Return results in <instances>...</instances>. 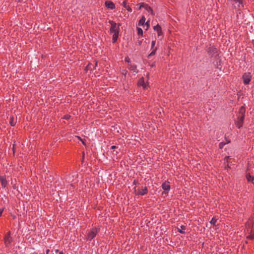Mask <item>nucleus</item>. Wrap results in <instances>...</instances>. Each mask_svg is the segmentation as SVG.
<instances>
[{
	"label": "nucleus",
	"instance_id": "14",
	"mask_svg": "<svg viewBox=\"0 0 254 254\" xmlns=\"http://www.w3.org/2000/svg\"><path fill=\"white\" fill-rule=\"evenodd\" d=\"M0 181L1 185L2 187L3 188H5L8 184L7 181L6 179L5 176H0Z\"/></svg>",
	"mask_w": 254,
	"mask_h": 254
},
{
	"label": "nucleus",
	"instance_id": "24",
	"mask_svg": "<svg viewBox=\"0 0 254 254\" xmlns=\"http://www.w3.org/2000/svg\"><path fill=\"white\" fill-rule=\"evenodd\" d=\"M217 221V219L216 218V217L214 216L211 220L210 223L211 225L215 226L216 225V223Z\"/></svg>",
	"mask_w": 254,
	"mask_h": 254
},
{
	"label": "nucleus",
	"instance_id": "12",
	"mask_svg": "<svg viewBox=\"0 0 254 254\" xmlns=\"http://www.w3.org/2000/svg\"><path fill=\"white\" fill-rule=\"evenodd\" d=\"M97 66V62L95 61V63L94 64H93L91 63H89L86 66L85 69L87 71V70H93L95 69L96 67Z\"/></svg>",
	"mask_w": 254,
	"mask_h": 254
},
{
	"label": "nucleus",
	"instance_id": "35",
	"mask_svg": "<svg viewBox=\"0 0 254 254\" xmlns=\"http://www.w3.org/2000/svg\"><path fill=\"white\" fill-rule=\"evenodd\" d=\"M50 252V250L49 249H47L46 250V254H48L49 252Z\"/></svg>",
	"mask_w": 254,
	"mask_h": 254
},
{
	"label": "nucleus",
	"instance_id": "32",
	"mask_svg": "<svg viewBox=\"0 0 254 254\" xmlns=\"http://www.w3.org/2000/svg\"><path fill=\"white\" fill-rule=\"evenodd\" d=\"M133 185H137V184H139V183H138V181L137 180H134L133 181Z\"/></svg>",
	"mask_w": 254,
	"mask_h": 254
},
{
	"label": "nucleus",
	"instance_id": "1",
	"mask_svg": "<svg viewBox=\"0 0 254 254\" xmlns=\"http://www.w3.org/2000/svg\"><path fill=\"white\" fill-rule=\"evenodd\" d=\"M109 22L111 24L110 33L113 34L112 42L113 43H115L118 38L120 27L121 26V24L119 23L117 25L115 22L111 20H110Z\"/></svg>",
	"mask_w": 254,
	"mask_h": 254
},
{
	"label": "nucleus",
	"instance_id": "16",
	"mask_svg": "<svg viewBox=\"0 0 254 254\" xmlns=\"http://www.w3.org/2000/svg\"><path fill=\"white\" fill-rule=\"evenodd\" d=\"M246 178L248 182H252L254 180V177L251 175L250 173H246Z\"/></svg>",
	"mask_w": 254,
	"mask_h": 254
},
{
	"label": "nucleus",
	"instance_id": "2",
	"mask_svg": "<svg viewBox=\"0 0 254 254\" xmlns=\"http://www.w3.org/2000/svg\"><path fill=\"white\" fill-rule=\"evenodd\" d=\"M99 231L100 228L97 227L93 228L87 234V240L91 241L93 239H94L96 237V235Z\"/></svg>",
	"mask_w": 254,
	"mask_h": 254
},
{
	"label": "nucleus",
	"instance_id": "7",
	"mask_svg": "<svg viewBox=\"0 0 254 254\" xmlns=\"http://www.w3.org/2000/svg\"><path fill=\"white\" fill-rule=\"evenodd\" d=\"M162 188L164 191H166L167 192H163V193L167 194L170 190V182L168 181H165L162 185Z\"/></svg>",
	"mask_w": 254,
	"mask_h": 254
},
{
	"label": "nucleus",
	"instance_id": "3",
	"mask_svg": "<svg viewBox=\"0 0 254 254\" xmlns=\"http://www.w3.org/2000/svg\"><path fill=\"white\" fill-rule=\"evenodd\" d=\"M135 194L136 195H144L148 193V189L146 187H142V188H138L135 186L134 188Z\"/></svg>",
	"mask_w": 254,
	"mask_h": 254
},
{
	"label": "nucleus",
	"instance_id": "5",
	"mask_svg": "<svg viewBox=\"0 0 254 254\" xmlns=\"http://www.w3.org/2000/svg\"><path fill=\"white\" fill-rule=\"evenodd\" d=\"M12 241V238L10 236V232L9 231L4 237V244L6 247H9Z\"/></svg>",
	"mask_w": 254,
	"mask_h": 254
},
{
	"label": "nucleus",
	"instance_id": "23",
	"mask_svg": "<svg viewBox=\"0 0 254 254\" xmlns=\"http://www.w3.org/2000/svg\"><path fill=\"white\" fill-rule=\"evenodd\" d=\"M185 229H186V226L182 225L181 226V229H179V228L178 229V231L179 233H180L181 234H184L185 233Z\"/></svg>",
	"mask_w": 254,
	"mask_h": 254
},
{
	"label": "nucleus",
	"instance_id": "4",
	"mask_svg": "<svg viewBox=\"0 0 254 254\" xmlns=\"http://www.w3.org/2000/svg\"><path fill=\"white\" fill-rule=\"evenodd\" d=\"M137 6H139L138 9H140L141 8H144L146 10H147L148 12H150L152 15H154V12L153 10L151 8V7L148 5V4L145 3L144 2H141L138 3L137 4Z\"/></svg>",
	"mask_w": 254,
	"mask_h": 254
},
{
	"label": "nucleus",
	"instance_id": "6",
	"mask_svg": "<svg viewBox=\"0 0 254 254\" xmlns=\"http://www.w3.org/2000/svg\"><path fill=\"white\" fill-rule=\"evenodd\" d=\"M244 83L246 85L250 83L251 80L252 75L250 72L245 73L242 76Z\"/></svg>",
	"mask_w": 254,
	"mask_h": 254
},
{
	"label": "nucleus",
	"instance_id": "22",
	"mask_svg": "<svg viewBox=\"0 0 254 254\" xmlns=\"http://www.w3.org/2000/svg\"><path fill=\"white\" fill-rule=\"evenodd\" d=\"M123 5L124 7H125L128 11H129V12L132 11L131 8L128 5H127L126 1L125 0L123 2Z\"/></svg>",
	"mask_w": 254,
	"mask_h": 254
},
{
	"label": "nucleus",
	"instance_id": "21",
	"mask_svg": "<svg viewBox=\"0 0 254 254\" xmlns=\"http://www.w3.org/2000/svg\"><path fill=\"white\" fill-rule=\"evenodd\" d=\"M9 124L14 127L16 125V122L14 120V118L13 116H11L9 119Z\"/></svg>",
	"mask_w": 254,
	"mask_h": 254
},
{
	"label": "nucleus",
	"instance_id": "29",
	"mask_svg": "<svg viewBox=\"0 0 254 254\" xmlns=\"http://www.w3.org/2000/svg\"><path fill=\"white\" fill-rule=\"evenodd\" d=\"M127 73V71L126 69H123L122 70V73L125 76H126Z\"/></svg>",
	"mask_w": 254,
	"mask_h": 254
},
{
	"label": "nucleus",
	"instance_id": "20",
	"mask_svg": "<svg viewBox=\"0 0 254 254\" xmlns=\"http://www.w3.org/2000/svg\"><path fill=\"white\" fill-rule=\"evenodd\" d=\"M230 157L229 156H227L225 158H224V160L226 161V162H225V169H227V170H228V169H229L230 168V167L228 165V161H229V160L230 159Z\"/></svg>",
	"mask_w": 254,
	"mask_h": 254
},
{
	"label": "nucleus",
	"instance_id": "27",
	"mask_svg": "<svg viewBox=\"0 0 254 254\" xmlns=\"http://www.w3.org/2000/svg\"><path fill=\"white\" fill-rule=\"evenodd\" d=\"M226 144L225 142H221L220 143H219V148L220 149H222L224 145H225Z\"/></svg>",
	"mask_w": 254,
	"mask_h": 254
},
{
	"label": "nucleus",
	"instance_id": "41",
	"mask_svg": "<svg viewBox=\"0 0 254 254\" xmlns=\"http://www.w3.org/2000/svg\"><path fill=\"white\" fill-rule=\"evenodd\" d=\"M65 119H68V117H66L65 118Z\"/></svg>",
	"mask_w": 254,
	"mask_h": 254
},
{
	"label": "nucleus",
	"instance_id": "17",
	"mask_svg": "<svg viewBox=\"0 0 254 254\" xmlns=\"http://www.w3.org/2000/svg\"><path fill=\"white\" fill-rule=\"evenodd\" d=\"M129 69L130 70H132L133 72H135V73H137L138 72V70H137V66L135 65V64H129Z\"/></svg>",
	"mask_w": 254,
	"mask_h": 254
},
{
	"label": "nucleus",
	"instance_id": "11",
	"mask_svg": "<svg viewBox=\"0 0 254 254\" xmlns=\"http://www.w3.org/2000/svg\"><path fill=\"white\" fill-rule=\"evenodd\" d=\"M244 118H245L244 115H243L240 117L238 118V121H237L236 123V127L238 128H240L243 126Z\"/></svg>",
	"mask_w": 254,
	"mask_h": 254
},
{
	"label": "nucleus",
	"instance_id": "19",
	"mask_svg": "<svg viewBox=\"0 0 254 254\" xmlns=\"http://www.w3.org/2000/svg\"><path fill=\"white\" fill-rule=\"evenodd\" d=\"M246 228H247V233H251L252 232V230H251V223L250 222H247L246 224Z\"/></svg>",
	"mask_w": 254,
	"mask_h": 254
},
{
	"label": "nucleus",
	"instance_id": "15",
	"mask_svg": "<svg viewBox=\"0 0 254 254\" xmlns=\"http://www.w3.org/2000/svg\"><path fill=\"white\" fill-rule=\"evenodd\" d=\"M105 4L106 7H107L108 8H110L111 9H114L115 8V4L111 1L107 0L105 2Z\"/></svg>",
	"mask_w": 254,
	"mask_h": 254
},
{
	"label": "nucleus",
	"instance_id": "38",
	"mask_svg": "<svg viewBox=\"0 0 254 254\" xmlns=\"http://www.w3.org/2000/svg\"><path fill=\"white\" fill-rule=\"evenodd\" d=\"M55 252H56V253H58V252L59 253V252H60V251H59V250H56Z\"/></svg>",
	"mask_w": 254,
	"mask_h": 254
},
{
	"label": "nucleus",
	"instance_id": "9",
	"mask_svg": "<svg viewBox=\"0 0 254 254\" xmlns=\"http://www.w3.org/2000/svg\"><path fill=\"white\" fill-rule=\"evenodd\" d=\"M137 85L139 86H142L144 89H147V87L148 86V83L145 82L144 78L143 77L138 80Z\"/></svg>",
	"mask_w": 254,
	"mask_h": 254
},
{
	"label": "nucleus",
	"instance_id": "26",
	"mask_svg": "<svg viewBox=\"0 0 254 254\" xmlns=\"http://www.w3.org/2000/svg\"><path fill=\"white\" fill-rule=\"evenodd\" d=\"M249 235L246 237L247 239L253 240L254 239V234L249 233Z\"/></svg>",
	"mask_w": 254,
	"mask_h": 254
},
{
	"label": "nucleus",
	"instance_id": "25",
	"mask_svg": "<svg viewBox=\"0 0 254 254\" xmlns=\"http://www.w3.org/2000/svg\"><path fill=\"white\" fill-rule=\"evenodd\" d=\"M137 34L139 36H142L143 35V30L140 27H137Z\"/></svg>",
	"mask_w": 254,
	"mask_h": 254
},
{
	"label": "nucleus",
	"instance_id": "10",
	"mask_svg": "<svg viewBox=\"0 0 254 254\" xmlns=\"http://www.w3.org/2000/svg\"><path fill=\"white\" fill-rule=\"evenodd\" d=\"M207 51L208 55L212 57L217 53V49L214 46H210L207 49Z\"/></svg>",
	"mask_w": 254,
	"mask_h": 254
},
{
	"label": "nucleus",
	"instance_id": "13",
	"mask_svg": "<svg viewBox=\"0 0 254 254\" xmlns=\"http://www.w3.org/2000/svg\"><path fill=\"white\" fill-rule=\"evenodd\" d=\"M153 29L154 31L157 32L158 36L159 37L160 36L163 35V32L162 31V28L160 25L157 24L156 26L153 27Z\"/></svg>",
	"mask_w": 254,
	"mask_h": 254
},
{
	"label": "nucleus",
	"instance_id": "34",
	"mask_svg": "<svg viewBox=\"0 0 254 254\" xmlns=\"http://www.w3.org/2000/svg\"><path fill=\"white\" fill-rule=\"evenodd\" d=\"M118 147H117L116 146H115V145H113L111 147V149H116Z\"/></svg>",
	"mask_w": 254,
	"mask_h": 254
},
{
	"label": "nucleus",
	"instance_id": "33",
	"mask_svg": "<svg viewBox=\"0 0 254 254\" xmlns=\"http://www.w3.org/2000/svg\"><path fill=\"white\" fill-rule=\"evenodd\" d=\"M4 208H0V217L1 216L2 213L3 211Z\"/></svg>",
	"mask_w": 254,
	"mask_h": 254
},
{
	"label": "nucleus",
	"instance_id": "37",
	"mask_svg": "<svg viewBox=\"0 0 254 254\" xmlns=\"http://www.w3.org/2000/svg\"><path fill=\"white\" fill-rule=\"evenodd\" d=\"M59 254H64V253L63 251H60L59 252Z\"/></svg>",
	"mask_w": 254,
	"mask_h": 254
},
{
	"label": "nucleus",
	"instance_id": "31",
	"mask_svg": "<svg viewBox=\"0 0 254 254\" xmlns=\"http://www.w3.org/2000/svg\"><path fill=\"white\" fill-rule=\"evenodd\" d=\"M126 62L129 63L130 62V60L128 57H126L125 59Z\"/></svg>",
	"mask_w": 254,
	"mask_h": 254
},
{
	"label": "nucleus",
	"instance_id": "36",
	"mask_svg": "<svg viewBox=\"0 0 254 254\" xmlns=\"http://www.w3.org/2000/svg\"><path fill=\"white\" fill-rule=\"evenodd\" d=\"M85 140H83V139L81 140V142H82V143L83 144H85Z\"/></svg>",
	"mask_w": 254,
	"mask_h": 254
},
{
	"label": "nucleus",
	"instance_id": "30",
	"mask_svg": "<svg viewBox=\"0 0 254 254\" xmlns=\"http://www.w3.org/2000/svg\"><path fill=\"white\" fill-rule=\"evenodd\" d=\"M225 143L226 144H228V143H229L230 142V140L226 136L225 137Z\"/></svg>",
	"mask_w": 254,
	"mask_h": 254
},
{
	"label": "nucleus",
	"instance_id": "40",
	"mask_svg": "<svg viewBox=\"0 0 254 254\" xmlns=\"http://www.w3.org/2000/svg\"><path fill=\"white\" fill-rule=\"evenodd\" d=\"M245 243L246 244H248V241H246Z\"/></svg>",
	"mask_w": 254,
	"mask_h": 254
},
{
	"label": "nucleus",
	"instance_id": "39",
	"mask_svg": "<svg viewBox=\"0 0 254 254\" xmlns=\"http://www.w3.org/2000/svg\"><path fill=\"white\" fill-rule=\"evenodd\" d=\"M78 138H79V140H80L81 141L82 140L80 137H78Z\"/></svg>",
	"mask_w": 254,
	"mask_h": 254
},
{
	"label": "nucleus",
	"instance_id": "8",
	"mask_svg": "<svg viewBox=\"0 0 254 254\" xmlns=\"http://www.w3.org/2000/svg\"><path fill=\"white\" fill-rule=\"evenodd\" d=\"M155 43H156V41L155 40H153L152 42H151V49L152 50V52L148 55V58H150L153 56H154L155 53H156V51L157 49V47H155Z\"/></svg>",
	"mask_w": 254,
	"mask_h": 254
},
{
	"label": "nucleus",
	"instance_id": "28",
	"mask_svg": "<svg viewBox=\"0 0 254 254\" xmlns=\"http://www.w3.org/2000/svg\"><path fill=\"white\" fill-rule=\"evenodd\" d=\"M149 20H148L146 22H145L144 24L146 26V30L149 27L150 24H149Z\"/></svg>",
	"mask_w": 254,
	"mask_h": 254
},
{
	"label": "nucleus",
	"instance_id": "18",
	"mask_svg": "<svg viewBox=\"0 0 254 254\" xmlns=\"http://www.w3.org/2000/svg\"><path fill=\"white\" fill-rule=\"evenodd\" d=\"M146 18L144 16H142L138 21V26H142L145 22Z\"/></svg>",
	"mask_w": 254,
	"mask_h": 254
}]
</instances>
